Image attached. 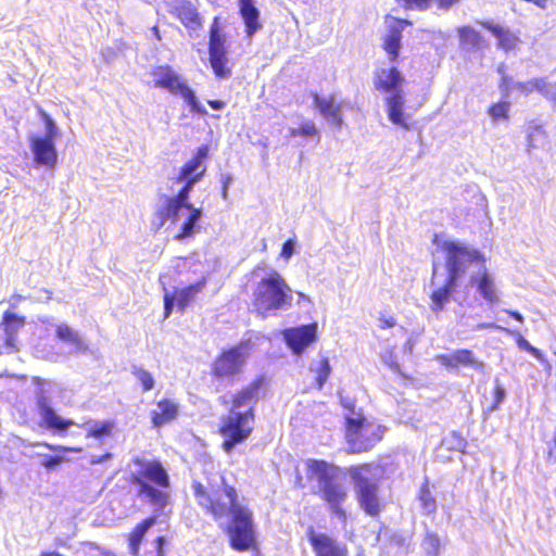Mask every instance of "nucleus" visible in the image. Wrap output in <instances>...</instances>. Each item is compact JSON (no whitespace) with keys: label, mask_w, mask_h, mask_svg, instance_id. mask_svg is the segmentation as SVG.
<instances>
[{"label":"nucleus","mask_w":556,"mask_h":556,"mask_svg":"<svg viewBox=\"0 0 556 556\" xmlns=\"http://www.w3.org/2000/svg\"><path fill=\"white\" fill-rule=\"evenodd\" d=\"M191 489L198 506L215 521L225 520L229 546L237 552L254 551L257 541L252 510L239 501V492L224 475L205 473V482L193 480Z\"/></svg>","instance_id":"nucleus-1"},{"label":"nucleus","mask_w":556,"mask_h":556,"mask_svg":"<svg viewBox=\"0 0 556 556\" xmlns=\"http://www.w3.org/2000/svg\"><path fill=\"white\" fill-rule=\"evenodd\" d=\"M266 378L257 376L230 395L229 401L219 399L229 410L219 419L217 433L222 437V450L230 454L236 445L245 442L254 430L255 406L265 395Z\"/></svg>","instance_id":"nucleus-2"},{"label":"nucleus","mask_w":556,"mask_h":556,"mask_svg":"<svg viewBox=\"0 0 556 556\" xmlns=\"http://www.w3.org/2000/svg\"><path fill=\"white\" fill-rule=\"evenodd\" d=\"M131 463L137 470L129 475V483L137 486V495L146 498L156 510H163L170 503V477L160 459L136 456Z\"/></svg>","instance_id":"nucleus-3"},{"label":"nucleus","mask_w":556,"mask_h":556,"mask_svg":"<svg viewBox=\"0 0 556 556\" xmlns=\"http://www.w3.org/2000/svg\"><path fill=\"white\" fill-rule=\"evenodd\" d=\"M304 470L308 481L318 482L315 494L324 502L331 516L345 522L348 513L344 504L349 497V490L336 479L339 466L325 459L308 458L304 462Z\"/></svg>","instance_id":"nucleus-4"},{"label":"nucleus","mask_w":556,"mask_h":556,"mask_svg":"<svg viewBox=\"0 0 556 556\" xmlns=\"http://www.w3.org/2000/svg\"><path fill=\"white\" fill-rule=\"evenodd\" d=\"M345 452L349 455L369 453L383 439L386 427L370 420L364 413L345 418L343 424Z\"/></svg>","instance_id":"nucleus-5"},{"label":"nucleus","mask_w":556,"mask_h":556,"mask_svg":"<svg viewBox=\"0 0 556 556\" xmlns=\"http://www.w3.org/2000/svg\"><path fill=\"white\" fill-rule=\"evenodd\" d=\"M291 303L292 290L277 270H271L263 277L253 290L252 304L262 316H267L273 311L289 307Z\"/></svg>","instance_id":"nucleus-6"},{"label":"nucleus","mask_w":556,"mask_h":556,"mask_svg":"<svg viewBox=\"0 0 556 556\" xmlns=\"http://www.w3.org/2000/svg\"><path fill=\"white\" fill-rule=\"evenodd\" d=\"M403 83L404 77L395 66L381 68L375 74V88L378 91L391 93V96L387 98L389 119L404 129H409L410 124L406 121L403 112L404 97L400 91Z\"/></svg>","instance_id":"nucleus-7"},{"label":"nucleus","mask_w":556,"mask_h":556,"mask_svg":"<svg viewBox=\"0 0 556 556\" xmlns=\"http://www.w3.org/2000/svg\"><path fill=\"white\" fill-rule=\"evenodd\" d=\"M371 469V463H359L349 466L348 473L354 484L361 509L370 517H378L384 505L379 496V485L367 478Z\"/></svg>","instance_id":"nucleus-8"},{"label":"nucleus","mask_w":556,"mask_h":556,"mask_svg":"<svg viewBox=\"0 0 556 556\" xmlns=\"http://www.w3.org/2000/svg\"><path fill=\"white\" fill-rule=\"evenodd\" d=\"M248 357V342L241 341L232 346L223 349L211 363V378L218 383L237 380L243 372Z\"/></svg>","instance_id":"nucleus-9"},{"label":"nucleus","mask_w":556,"mask_h":556,"mask_svg":"<svg viewBox=\"0 0 556 556\" xmlns=\"http://www.w3.org/2000/svg\"><path fill=\"white\" fill-rule=\"evenodd\" d=\"M150 74L153 77L154 88L164 89L170 94L181 97L193 113L202 116L207 114V111L198 100L194 91L170 65L164 64L154 66Z\"/></svg>","instance_id":"nucleus-10"},{"label":"nucleus","mask_w":556,"mask_h":556,"mask_svg":"<svg viewBox=\"0 0 556 556\" xmlns=\"http://www.w3.org/2000/svg\"><path fill=\"white\" fill-rule=\"evenodd\" d=\"M208 61L214 75L217 78H226L231 75V65L227 56L226 37L223 34L222 21L215 16L208 30Z\"/></svg>","instance_id":"nucleus-11"},{"label":"nucleus","mask_w":556,"mask_h":556,"mask_svg":"<svg viewBox=\"0 0 556 556\" xmlns=\"http://www.w3.org/2000/svg\"><path fill=\"white\" fill-rule=\"evenodd\" d=\"M384 23L387 30L381 37V48L388 55V60L395 63L399 61L402 49L403 30L406 26H412L413 22L387 14L384 15Z\"/></svg>","instance_id":"nucleus-12"},{"label":"nucleus","mask_w":556,"mask_h":556,"mask_svg":"<svg viewBox=\"0 0 556 556\" xmlns=\"http://www.w3.org/2000/svg\"><path fill=\"white\" fill-rule=\"evenodd\" d=\"M306 538L314 556H349L346 544L328 533L317 532L313 527L306 531Z\"/></svg>","instance_id":"nucleus-13"},{"label":"nucleus","mask_w":556,"mask_h":556,"mask_svg":"<svg viewBox=\"0 0 556 556\" xmlns=\"http://www.w3.org/2000/svg\"><path fill=\"white\" fill-rule=\"evenodd\" d=\"M283 339L290 350L300 355L317 340V324L311 323L285 329Z\"/></svg>","instance_id":"nucleus-14"},{"label":"nucleus","mask_w":556,"mask_h":556,"mask_svg":"<svg viewBox=\"0 0 556 556\" xmlns=\"http://www.w3.org/2000/svg\"><path fill=\"white\" fill-rule=\"evenodd\" d=\"M26 325V317L17 315L11 311L3 312L0 320V329L2 330L3 346L8 353H17L20 351L17 337L20 330Z\"/></svg>","instance_id":"nucleus-15"},{"label":"nucleus","mask_w":556,"mask_h":556,"mask_svg":"<svg viewBox=\"0 0 556 556\" xmlns=\"http://www.w3.org/2000/svg\"><path fill=\"white\" fill-rule=\"evenodd\" d=\"M437 361L446 369L468 367L476 371H483L485 367L484 363L469 349H458L450 354L438 355Z\"/></svg>","instance_id":"nucleus-16"},{"label":"nucleus","mask_w":556,"mask_h":556,"mask_svg":"<svg viewBox=\"0 0 556 556\" xmlns=\"http://www.w3.org/2000/svg\"><path fill=\"white\" fill-rule=\"evenodd\" d=\"M210 157V146H199L193 155L180 167L176 177L177 181L184 178L198 177V180H202L206 173V161Z\"/></svg>","instance_id":"nucleus-17"},{"label":"nucleus","mask_w":556,"mask_h":556,"mask_svg":"<svg viewBox=\"0 0 556 556\" xmlns=\"http://www.w3.org/2000/svg\"><path fill=\"white\" fill-rule=\"evenodd\" d=\"M30 150L36 165L52 169L58 164V152L50 138L35 136L30 139Z\"/></svg>","instance_id":"nucleus-18"},{"label":"nucleus","mask_w":556,"mask_h":556,"mask_svg":"<svg viewBox=\"0 0 556 556\" xmlns=\"http://www.w3.org/2000/svg\"><path fill=\"white\" fill-rule=\"evenodd\" d=\"M479 23L484 29L489 30L496 38V45L498 49L508 52L515 50L518 47L520 42L519 36L508 27L495 24L490 20H483Z\"/></svg>","instance_id":"nucleus-19"},{"label":"nucleus","mask_w":556,"mask_h":556,"mask_svg":"<svg viewBox=\"0 0 556 556\" xmlns=\"http://www.w3.org/2000/svg\"><path fill=\"white\" fill-rule=\"evenodd\" d=\"M238 10L244 24L245 36L252 38L263 27L260 10L253 0H238Z\"/></svg>","instance_id":"nucleus-20"},{"label":"nucleus","mask_w":556,"mask_h":556,"mask_svg":"<svg viewBox=\"0 0 556 556\" xmlns=\"http://www.w3.org/2000/svg\"><path fill=\"white\" fill-rule=\"evenodd\" d=\"M313 101L318 112L328 119L337 129L343 125V117L341 113V104L338 103L333 96L319 97L313 96Z\"/></svg>","instance_id":"nucleus-21"},{"label":"nucleus","mask_w":556,"mask_h":556,"mask_svg":"<svg viewBox=\"0 0 556 556\" xmlns=\"http://www.w3.org/2000/svg\"><path fill=\"white\" fill-rule=\"evenodd\" d=\"M178 405L170 399H162L150 414L153 427L160 428L172 422L178 416Z\"/></svg>","instance_id":"nucleus-22"},{"label":"nucleus","mask_w":556,"mask_h":556,"mask_svg":"<svg viewBox=\"0 0 556 556\" xmlns=\"http://www.w3.org/2000/svg\"><path fill=\"white\" fill-rule=\"evenodd\" d=\"M157 521L156 515H151L140 522H138L132 530L128 533L127 543L129 553L132 556H139V551L141 543L147 534V532L152 528Z\"/></svg>","instance_id":"nucleus-23"},{"label":"nucleus","mask_w":556,"mask_h":556,"mask_svg":"<svg viewBox=\"0 0 556 556\" xmlns=\"http://www.w3.org/2000/svg\"><path fill=\"white\" fill-rule=\"evenodd\" d=\"M173 14L189 31H198L202 27V18L190 2H184L177 5Z\"/></svg>","instance_id":"nucleus-24"},{"label":"nucleus","mask_w":556,"mask_h":556,"mask_svg":"<svg viewBox=\"0 0 556 556\" xmlns=\"http://www.w3.org/2000/svg\"><path fill=\"white\" fill-rule=\"evenodd\" d=\"M442 249L446 253L447 277H453V279L457 280L460 276L459 257L468 254V251L465 247H460L452 241L444 242Z\"/></svg>","instance_id":"nucleus-25"},{"label":"nucleus","mask_w":556,"mask_h":556,"mask_svg":"<svg viewBox=\"0 0 556 556\" xmlns=\"http://www.w3.org/2000/svg\"><path fill=\"white\" fill-rule=\"evenodd\" d=\"M40 416L41 421L40 426L49 429L51 431L56 432H64L66 431L71 426L74 425V421L71 419H63L61 418L53 408H51L48 405H42L40 407Z\"/></svg>","instance_id":"nucleus-26"},{"label":"nucleus","mask_w":556,"mask_h":556,"mask_svg":"<svg viewBox=\"0 0 556 556\" xmlns=\"http://www.w3.org/2000/svg\"><path fill=\"white\" fill-rule=\"evenodd\" d=\"M471 282L476 285L477 290L485 301L489 303L498 302L500 298L494 280L486 270H483L480 275L472 277Z\"/></svg>","instance_id":"nucleus-27"},{"label":"nucleus","mask_w":556,"mask_h":556,"mask_svg":"<svg viewBox=\"0 0 556 556\" xmlns=\"http://www.w3.org/2000/svg\"><path fill=\"white\" fill-rule=\"evenodd\" d=\"M456 279H453V277H446L443 286L435 289L431 295L430 299L432 301L431 309L433 312H440L443 309L444 305L448 302L451 294L453 293L455 286H456Z\"/></svg>","instance_id":"nucleus-28"},{"label":"nucleus","mask_w":556,"mask_h":556,"mask_svg":"<svg viewBox=\"0 0 556 556\" xmlns=\"http://www.w3.org/2000/svg\"><path fill=\"white\" fill-rule=\"evenodd\" d=\"M181 208H186V210L192 208V204L184 203L182 200L173 195V197H168L166 199V201H165L163 207L160 210L159 214L163 220L169 219L173 223H175L178 219L179 211Z\"/></svg>","instance_id":"nucleus-29"},{"label":"nucleus","mask_w":556,"mask_h":556,"mask_svg":"<svg viewBox=\"0 0 556 556\" xmlns=\"http://www.w3.org/2000/svg\"><path fill=\"white\" fill-rule=\"evenodd\" d=\"M459 40L463 45L480 50L488 47L485 38L469 25L458 29Z\"/></svg>","instance_id":"nucleus-30"},{"label":"nucleus","mask_w":556,"mask_h":556,"mask_svg":"<svg viewBox=\"0 0 556 556\" xmlns=\"http://www.w3.org/2000/svg\"><path fill=\"white\" fill-rule=\"evenodd\" d=\"M189 215L187 219L181 224L177 233L175 235V239L178 241L185 240L193 236V231L197 223L200 220L202 216V211L199 207L189 208Z\"/></svg>","instance_id":"nucleus-31"},{"label":"nucleus","mask_w":556,"mask_h":556,"mask_svg":"<svg viewBox=\"0 0 556 556\" xmlns=\"http://www.w3.org/2000/svg\"><path fill=\"white\" fill-rule=\"evenodd\" d=\"M510 102L508 100H498L488 108V114L493 123L509 119Z\"/></svg>","instance_id":"nucleus-32"},{"label":"nucleus","mask_w":556,"mask_h":556,"mask_svg":"<svg viewBox=\"0 0 556 556\" xmlns=\"http://www.w3.org/2000/svg\"><path fill=\"white\" fill-rule=\"evenodd\" d=\"M200 285H190L176 292L174 296L178 308L184 312L186 307L193 301L195 294L200 291Z\"/></svg>","instance_id":"nucleus-33"},{"label":"nucleus","mask_w":556,"mask_h":556,"mask_svg":"<svg viewBox=\"0 0 556 556\" xmlns=\"http://www.w3.org/2000/svg\"><path fill=\"white\" fill-rule=\"evenodd\" d=\"M115 428L113 420H105L102 422H96L92 427L87 430L86 437L93 439H104L112 434Z\"/></svg>","instance_id":"nucleus-34"},{"label":"nucleus","mask_w":556,"mask_h":556,"mask_svg":"<svg viewBox=\"0 0 556 556\" xmlns=\"http://www.w3.org/2000/svg\"><path fill=\"white\" fill-rule=\"evenodd\" d=\"M422 545L428 556H439L441 542L440 538L435 532H426Z\"/></svg>","instance_id":"nucleus-35"},{"label":"nucleus","mask_w":556,"mask_h":556,"mask_svg":"<svg viewBox=\"0 0 556 556\" xmlns=\"http://www.w3.org/2000/svg\"><path fill=\"white\" fill-rule=\"evenodd\" d=\"M131 372L140 382L143 392H148L154 388V378L151 372L142 367H134Z\"/></svg>","instance_id":"nucleus-36"},{"label":"nucleus","mask_w":556,"mask_h":556,"mask_svg":"<svg viewBox=\"0 0 556 556\" xmlns=\"http://www.w3.org/2000/svg\"><path fill=\"white\" fill-rule=\"evenodd\" d=\"M315 372L316 387L320 390L331 374V366L328 358L324 357L320 359L318 367L315 369Z\"/></svg>","instance_id":"nucleus-37"},{"label":"nucleus","mask_w":556,"mask_h":556,"mask_svg":"<svg viewBox=\"0 0 556 556\" xmlns=\"http://www.w3.org/2000/svg\"><path fill=\"white\" fill-rule=\"evenodd\" d=\"M55 334L62 341L71 342L75 345L81 344L79 336L75 331H73L66 324L58 325L55 328Z\"/></svg>","instance_id":"nucleus-38"},{"label":"nucleus","mask_w":556,"mask_h":556,"mask_svg":"<svg viewBox=\"0 0 556 556\" xmlns=\"http://www.w3.org/2000/svg\"><path fill=\"white\" fill-rule=\"evenodd\" d=\"M290 135L292 137H315L319 140L316 125L311 121L301 124L298 128L291 129Z\"/></svg>","instance_id":"nucleus-39"},{"label":"nucleus","mask_w":556,"mask_h":556,"mask_svg":"<svg viewBox=\"0 0 556 556\" xmlns=\"http://www.w3.org/2000/svg\"><path fill=\"white\" fill-rule=\"evenodd\" d=\"M180 181H184L182 187L178 190V192L175 194V197L179 198L184 201V203H190L189 202V195L190 192L193 189V186L199 182L198 177H190V178H184Z\"/></svg>","instance_id":"nucleus-40"},{"label":"nucleus","mask_w":556,"mask_h":556,"mask_svg":"<svg viewBox=\"0 0 556 556\" xmlns=\"http://www.w3.org/2000/svg\"><path fill=\"white\" fill-rule=\"evenodd\" d=\"M421 507L427 514H434L437 510V502L435 498L431 495L430 491L425 488L421 490L419 496Z\"/></svg>","instance_id":"nucleus-41"},{"label":"nucleus","mask_w":556,"mask_h":556,"mask_svg":"<svg viewBox=\"0 0 556 556\" xmlns=\"http://www.w3.org/2000/svg\"><path fill=\"white\" fill-rule=\"evenodd\" d=\"M339 402L341 407L345 412L344 419L350 416H356L357 413H362L361 410H356V401L354 399L344 396L342 393H339Z\"/></svg>","instance_id":"nucleus-42"},{"label":"nucleus","mask_w":556,"mask_h":556,"mask_svg":"<svg viewBox=\"0 0 556 556\" xmlns=\"http://www.w3.org/2000/svg\"><path fill=\"white\" fill-rule=\"evenodd\" d=\"M40 116L46 125V135L42 138H50V140L54 141L58 136V128L53 119L43 111H40Z\"/></svg>","instance_id":"nucleus-43"},{"label":"nucleus","mask_w":556,"mask_h":556,"mask_svg":"<svg viewBox=\"0 0 556 556\" xmlns=\"http://www.w3.org/2000/svg\"><path fill=\"white\" fill-rule=\"evenodd\" d=\"M406 10L417 9L419 11H426L430 8L432 0H395Z\"/></svg>","instance_id":"nucleus-44"},{"label":"nucleus","mask_w":556,"mask_h":556,"mask_svg":"<svg viewBox=\"0 0 556 556\" xmlns=\"http://www.w3.org/2000/svg\"><path fill=\"white\" fill-rule=\"evenodd\" d=\"M396 326V318L392 314L380 313L378 316V327L387 330Z\"/></svg>","instance_id":"nucleus-45"},{"label":"nucleus","mask_w":556,"mask_h":556,"mask_svg":"<svg viewBox=\"0 0 556 556\" xmlns=\"http://www.w3.org/2000/svg\"><path fill=\"white\" fill-rule=\"evenodd\" d=\"M533 87L534 91L540 92L544 97H548L551 94V85L545 77L533 78Z\"/></svg>","instance_id":"nucleus-46"},{"label":"nucleus","mask_w":556,"mask_h":556,"mask_svg":"<svg viewBox=\"0 0 556 556\" xmlns=\"http://www.w3.org/2000/svg\"><path fill=\"white\" fill-rule=\"evenodd\" d=\"M64 460H65V458L61 455H53V456L48 455L41 459V465L46 469L52 470L55 467H58L59 465H61L62 463H64Z\"/></svg>","instance_id":"nucleus-47"},{"label":"nucleus","mask_w":556,"mask_h":556,"mask_svg":"<svg viewBox=\"0 0 556 556\" xmlns=\"http://www.w3.org/2000/svg\"><path fill=\"white\" fill-rule=\"evenodd\" d=\"M546 137L545 131L541 126H534L531 131L528 134V148L532 149L536 147V139Z\"/></svg>","instance_id":"nucleus-48"},{"label":"nucleus","mask_w":556,"mask_h":556,"mask_svg":"<svg viewBox=\"0 0 556 556\" xmlns=\"http://www.w3.org/2000/svg\"><path fill=\"white\" fill-rule=\"evenodd\" d=\"M493 395H494V402H493V404L490 407L492 410L497 409L498 406L504 401L505 390L503 389V387L501 384L496 383L494 386V388H493Z\"/></svg>","instance_id":"nucleus-49"},{"label":"nucleus","mask_w":556,"mask_h":556,"mask_svg":"<svg viewBox=\"0 0 556 556\" xmlns=\"http://www.w3.org/2000/svg\"><path fill=\"white\" fill-rule=\"evenodd\" d=\"M513 79L507 74H503L498 81V88L504 97H507L510 90Z\"/></svg>","instance_id":"nucleus-50"},{"label":"nucleus","mask_w":556,"mask_h":556,"mask_svg":"<svg viewBox=\"0 0 556 556\" xmlns=\"http://www.w3.org/2000/svg\"><path fill=\"white\" fill-rule=\"evenodd\" d=\"M293 253H294L293 240L289 239L286 242H283V244L281 247V251H280V256L282 258H285L286 261H289L291 258V256L293 255Z\"/></svg>","instance_id":"nucleus-51"},{"label":"nucleus","mask_w":556,"mask_h":556,"mask_svg":"<svg viewBox=\"0 0 556 556\" xmlns=\"http://www.w3.org/2000/svg\"><path fill=\"white\" fill-rule=\"evenodd\" d=\"M516 88L525 96H529L534 92L533 79L528 81H519L516 84Z\"/></svg>","instance_id":"nucleus-52"},{"label":"nucleus","mask_w":556,"mask_h":556,"mask_svg":"<svg viewBox=\"0 0 556 556\" xmlns=\"http://www.w3.org/2000/svg\"><path fill=\"white\" fill-rule=\"evenodd\" d=\"M174 300L175 298L170 294L164 295V318L169 317V315L172 314Z\"/></svg>","instance_id":"nucleus-53"},{"label":"nucleus","mask_w":556,"mask_h":556,"mask_svg":"<svg viewBox=\"0 0 556 556\" xmlns=\"http://www.w3.org/2000/svg\"><path fill=\"white\" fill-rule=\"evenodd\" d=\"M232 181V177L230 175H225L222 179V197L227 199L228 187Z\"/></svg>","instance_id":"nucleus-54"},{"label":"nucleus","mask_w":556,"mask_h":556,"mask_svg":"<svg viewBox=\"0 0 556 556\" xmlns=\"http://www.w3.org/2000/svg\"><path fill=\"white\" fill-rule=\"evenodd\" d=\"M154 542H155V547H156V556H165V551H164L165 538L157 536L154 540Z\"/></svg>","instance_id":"nucleus-55"},{"label":"nucleus","mask_w":556,"mask_h":556,"mask_svg":"<svg viewBox=\"0 0 556 556\" xmlns=\"http://www.w3.org/2000/svg\"><path fill=\"white\" fill-rule=\"evenodd\" d=\"M439 9L447 10L457 3L459 0H434Z\"/></svg>","instance_id":"nucleus-56"},{"label":"nucleus","mask_w":556,"mask_h":556,"mask_svg":"<svg viewBox=\"0 0 556 556\" xmlns=\"http://www.w3.org/2000/svg\"><path fill=\"white\" fill-rule=\"evenodd\" d=\"M42 445H43L45 447H47L48 450H50V451H54V452H62V453H66V452L72 451V448L66 447V446H62V445H53V444H50V443H42Z\"/></svg>","instance_id":"nucleus-57"},{"label":"nucleus","mask_w":556,"mask_h":556,"mask_svg":"<svg viewBox=\"0 0 556 556\" xmlns=\"http://www.w3.org/2000/svg\"><path fill=\"white\" fill-rule=\"evenodd\" d=\"M293 485L295 489H304L306 485L304 477L300 473V471L298 469H296V475H295Z\"/></svg>","instance_id":"nucleus-58"},{"label":"nucleus","mask_w":556,"mask_h":556,"mask_svg":"<svg viewBox=\"0 0 556 556\" xmlns=\"http://www.w3.org/2000/svg\"><path fill=\"white\" fill-rule=\"evenodd\" d=\"M516 342L521 350L528 351L531 344L521 336L518 334Z\"/></svg>","instance_id":"nucleus-59"},{"label":"nucleus","mask_w":556,"mask_h":556,"mask_svg":"<svg viewBox=\"0 0 556 556\" xmlns=\"http://www.w3.org/2000/svg\"><path fill=\"white\" fill-rule=\"evenodd\" d=\"M207 104L213 109V110H222L225 108L226 103L222 100H207Z\"/></svg>","instance_id":"nucleus-60"},{"label":"nucleus","mask_w":556,"mask_h":556,"mask_svg":"<svg viewBox=\"0 0 556 556\" xmlns=\"http://www.w3.org/2000/svg\"><path fill=\"white\" fill-rule=\"evenodd\" d=\"M527 352L530 353L538 361H540V362L544 361L542 353L536 348L531 345Z\"/></svg>","instance_id":"nucleus-61"},{"label":"nucleus","mask_w":556,"mask_h":556,"mask_svg":"<svg viewBox=\"0 0 556 556\" xmlns=\"http://www.w3.org/2000/svg\"><path fill=\"white\" fill-rule=\"evenodd\" d=\"M527 352L530 353L538 361H540V362L544 361L542 353L536 348L531 345Z\"/></svg>","instance_id":"nucleus-62"},{"label":"nucleus","mask_w":556,"mask_h":556,"mask_svg":"<svg viewBox=\"0 0 556 556\" xmlns=\"http://www.w3.org/2000/svg\"><path fill=\"white\" fill-rule=\"evenodd\" d=\"M506 313H507L510 317H513L514 319H516L517 321H520V323H522V321H523V317H522V315H521L519 312H517V311H511V309H507V311H506Z\"/></svg>","instance_id":"nucleus-63"},{"label":"nucleus","mask_w":556,"mask_h":556,"mask_svg":"<svg viewBox=\"0 0 556 556\" xmlns=\"http://www.w3.org/2000/svg\"><path fill=\"white\" fill-rule=\"evenodd\" d=\"M24 299H25V298H24L23 295H21V294H13V295L11 296V300H14L15 302H20V301H22V300H24Z\"/></svg>","instance_id":"nucleus-64"}]
</instances>
